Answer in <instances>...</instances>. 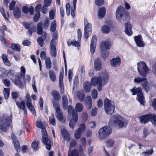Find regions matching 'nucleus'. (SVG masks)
<instances>
[{
	"instance_id": "f257e3e1",
	"label": "nucleus",
	"mask_w": 156,
	"mask_h": 156,
	"mask_svg": "<svg viewBox=\"0 0 156 156\" xmlns=\"http://www.w3.org/2000/svg\"><path fill=\"white\" fill-rule=\"evenodd\" d=\"M137 71L140 76H137L135 78L133 82L136 84L141 83V85L147 80V75L149 69L146 63L143 61H140L137 63Z\"/></svg>"
},
{
	"instance_id": "f03ea898",
	"label": "nucleus",
	"mask_w": 156,
	"mask_h": 156,
	"mask_svg": "<svg viewBox=\"0 0 156 156\" xmlns=\"http://www.w3.org/2000/svg\"><path fill=\"white\" fill-rule=\"evenodd\" d=\"M109 77L108 74L106 73L102 77H94L91 80V84L94 86L98 84L97 89L98 91H100L102 90L103 85H105L108 82Z\"/></svg>"
},
{
	"instance_id": "7ed1b4c3",
	"label": "nucleus",
	"mask_w": 156,
	"mask_h": 156,
	"mask_svg": "<svg viewBox=\"0 0 156 156\" xmlns=\"http://www.w3.org/2000/svg\"><path fill=\"white\" fill-rule=\"evenodd\" d=\"M127 120L120 115L112 116L109 122L110 126H118L119 128H122L127 126Z\"/></svg>"
},
{
	"instance_id": "20e7f679",
	"label": "nucleus",
	"mask_w": 156,
	"mask_h": 156,
	"mask_svg": "<svg viewBox=\"0 0 156 156\" xmlns=\"http://www.w3.org/2000/svg\"><path fill=\"white\" fill-rule=\"evenodd\" d=\"M116 16L119 22L121 23H124L126 21L129 16L125 12V9L123 7L120 6L117 9Z\"/></svg>"
},
{
	"instance_id": "39448f33",
	"label": "nucleus",
	"mask_w": 156,
	"mask_h": 156,
	"mask_svg": "<svg viewBox=\"0 0 156 156\" xmlns=\"http://www.w3.org/2000/svg\"><path fill=\"white\" fill-rule=\"evenodd\" d=\"M12 116L3 115L0 120V129L4 132L7 129L10 123L12 120Z\"/></svg>"
},
{
	"instance_id": "423d86ee",
	"label": "nucleus",
	"mask_w": 156,
	"mask_h": 156,
	"mask_svg": "<svg viewBox=\"0 0 156 156\" xmlns=\"http://www.w3.org/2000/svg\"><path fill=\"white\" fill-rule=\"evenodd\" d=\"M142 89L140 87H135L130 90L131 92L133 95L137 94V100L139 101L141 105H143L144 104V98L142 93Z\"/></svg>"
},
{
	"instance_id": "0eeeda50",
	"label": "nucleus",
	"mask_w": 156,
	"mask_h": 156,
	"mask_svg": "<svg viewBox=\"0 0 156 156\" xmlns=\"http://www.w3.org/2000/svg\"><path fill=\"white\" fill-rule=\"evenodd\" d=\"M115 106L113 102L107 98L104 101V108L105 112L108 115H111L114 112Z\"/></svg>"
},
{
	"instance_id": "6e6552de",
	"label": "nucleus",
	"mask_w": 156,
	"mask_h": 156,
	"mask_svg": "<svg viewBox=\"0 0 156 156\" xmlns=\"http://www.w3.org/2000/svg\"><path fill=\"white\" fill-rule=\"evenodd\" d=\"M112 132V130L110 127L105 126L99 129L98 138L100 140L105 139Z\"/></svg>"
},
{
	"instance_id": "1a4fd4ad",
	"label": "nucleus",
	"mask_w": 156,
	"mask_h": 156,
	"mask_svg": "<svg viewBox=\"0 0 156 156\" xmlns=\"http://www.w3.org/2000/svg\"><path fill=\"white\" fill-rule=\"evenodd\" d=\"M42 142L46 145V149L50 150L51 148L52 142L51 140L48 138L47 133L45 129H42Z\"/></svg>"
},
{
	"instance_id": "9d476101",
	"label": "nucleus",
	"mask_w": 156,
	"mask_h": 156,
	"mask_svg": "<svg viewBox=\"0 0 156 156\" xmlns=\"http://www.w3.org/2000/svg\"><path fill=\"white\" fill-rule=\"evenodd\" d=\"M84 36L85 38L87 39L89 37V33H91L92 30V25L88 22L87 20L85 19L84 20Z\"/></svg>"
},
{
	"instance_id": "9b49d317",
	"label": "nucleus",
	"mask_w": 156,
	"mask_h": 156,
	"mask_svg": "<svg viewBox=\"0 0 156 156\" xmlns=\"http://www.w3.org/2000/svg\"><path fill=\"white\" fill-rule=\"evenodd\" d=\"M152 116V114H148L142 115L139 117L140 122L141 123L145 124L148 121H151Z\"/></svg>"
},
{
	"instance_id": "f8f14e48",
	"label": "nucleus",
	"mask_w": 156,
	"mask_h": 156,
	"mask_svg": "<svg viewBox=\"0 0 156 156\" xmlns=\"http://www.w3.org/2000/svg\"><path fill=\"white\" fill-rule=\"evenodd\" d=\"M134 39L138 47H142L144 46L145 43L143 41L142 37L140 35L135 36Z\"/></svg>"
},
{
	"instance_id": "ddd939ff",
	"label": "nucleus",
	"mask_w": 156,
	"mask_h": 156,
	"mask_svg": "<svg viewBox=\"0 0 156 156\" xmlns=\"http://www.w3.org/2000/svg\"><path fill=\"white\" fill-rule=\"evenodd\" d=\"M97 38L95 35L93 36L90 44V50L91 54L94 53L96 47Z\"/></svg>"
},
{
	"instance_id": "4468645a",
	"label": "nucleus",
	"mask_w": 156,
	"mask_h": 156,
	"mask_svg": "<svg viewBox=\"0 0 156 156\" xmlns=\"http://www.w3.org/2000/svg\"><path fill=\"white\" fill-rule=\"evenodd\" d=\"M111 66L113 67H117L119 66L121 64V59L119 57L114 58L111 60Z\"/></svg>"
},
{
	"instance_id": "2eb2a0df",
	"label": "nucleus",
	"mask_w": 156,
	"mask_h": 156,
	"mask_svg": "<svg viewBox=\"0 0 156 156\" xmlns=\"http://www.w3.org/2000/svg\"><path fill=\"white\" fill-rule=\"evenodd\" d=\"M102 67L101 60L99 58H96L94 61V67L96 70H100Z\"/></svg>"
},
{
	"instance_id": "dca6fc26",
	"label": "nucleus",
	"mask_w": 156,
	"mask_h": 156,
	"mask_svg": "<svg viewBox=\"0 0 156 156\" xmlns=\"http://www.w3.org/2000/svg\"><path fill=\"white\" fill-rule=\"evenodd\" d=\"M55 44L52 41L50 42V53L51 55L55 58L56 56V49Z\"/></svg>"
},
{
	"instance_id": "f3484780",
	"label": "nucleus",
	"mask_w": 156,
	"mask_h": 156,
	"mask_svg": "<svg viewBox=\"0 0 156 156\" xmlns=\"http://www.w3.org/2000/svg\"><path fill=\"white\" fill-rule=\"evenodd\" d=\"M111 45L110 43L107 41L101 42L100 45V50H109Z\"/></svg>"
},
{
	"instance_id": "a211bd4d",
	"label": "nucleus",
	"mask_w": 156,
	"mask_h": 156,
	"mask_svg": "<svg viewBox=\"0 0 156 156\" xmlns=\"http://www.w3.org/2000/svg\"><path fill=\"white\" fill-rule=\"evenodd\" d=\"M106 12L105 8L101 7L100 8L98 12V17L99 19H101L104 16Z\"/></svg>"
},
{
	"instance_id": "6ab92c4d",
	"label": "nucleus",
	"mask_w": 156,
	"mask_h": 156,
	"mask_svg": "<svg viewBox=\"0 0 156 156\" xmlns=\"http://www.w3.org/2000/svg\"><path fill=\"white\" fill-rule=\"evenodd\" d=\"M141 85L144 89L147 92H148L151 90V84L148 82L147 80H145V81Z\"/></svg>"
},
{
	"instance_id": "aec40b11",
	"label": "nucleus",
	"mask_w": 156,
	"mask_h": 156,
	"mask_svg": "<svg viewBox=\"0 0 156 156\" xmlns=\"http://www.w3.org/2000/svg\"><path fill=\"white\" fill-rule=\"evenodd\" d=\"M83 87L85 92H89L91 89V84L89 82L86 81L84 83Z\"/></svg>"
},
{
	"instance_id": "412c9836",
	"label": "nucleus",
	"mask_w": 156,
	"mask_h": 156,
	"mask_svg": "<svg viewBox=\"0 0 156 156\" xmlns=\"http://www.w3.org/2000/svg\"><path fill=\"white\" fill-rule=\"evenodd\" d=\"M125 25L126 26L125 33L128 36H131L132 34L131 25L128 23H127L125 24Z\"/></svg>"
},
{
	"instance_id": "4be33fe9",
	"label": "nucleus",
	"mask_w": 156,
	"mask_h": 156,
	"mask_svg": "<svg viewBox=\"0 0 156 156\" xmlns=\"http://www.w3.org/2000/svg\"><path fill=\"white\" fill-rule=\"evenodd\" d=\"M86 107L88 109H90L92 106V99L90 96H87L85 99Z\"/></svg>"
},
{
	"instance_id": "5701e85b",
	"label": "nucleus",
	"mask_w": 156,
	"mask_h": 156,
	"mask_svg": "<svg viewBox=\"0 0 156 156\" xmlns=\"http://www.w3.org/2000/svg\"><path fill=\"white\" fill-rule=\"evenodd\" d=\"M73 118L69 122V126L70 128L73 129L75 125V123L77 122L78 119V116H77L76 114L75 115V116H72Z\"/></svg>"
},
{
	"instance_id": "b1692460",
	"label": "nucleus",
	"mask_w": 156,
	"mask_h": 156,
	"mask_svg": "<svg viewBox=\"0 0 156 156\" xmlns=\"http://www.w3.org/2000/svg\"><path fill=\"white\" fill-rule=\"evenodd\" d=\"M26 105L29 110L34 115H36V113L34 108L32 105L31 101H29V102H27Z\"/></svg>"
},
{
	"instance_id": "393cba45",
	"label": "nucleus",
	"mask_w": 156,
	"mask_h": 156,
	"mask_svg": "<svg viewBox=\"0 0 156 156\" xmlns=\"http://www.w3.org/2000/svg\"><path fill=\"white\" fill-rule=\"evenodd\" d=\"M61 132L64 139L67 141H69L70 140L69 135L66 130L65 129H62Z\"/></svg>"
},
{
	"instance_id": "a878e982",
	"label": "nucleus",
	"mask_w": 156,
	"mask_h": 156,
	"mask_svg": "<svg viewBox=\"0 0 156 156\" xmlns=\"http://www.w3.org/2000/svg\"><path fill=\"white\" fill-rule=\"evenodd\" d=\"M51 94L55 100L59 101L61 98L59 93L56 90H53L51 91Z\"/></svg>"
},
{
	"instance_id": "bb28decb",
	"label": "nucleus",
	"mask_w": 156,
	"mask_h": 156,
	"mask_svg": "<svg viewBox=\"0 0 156 156\" xmlns=\"http://www.w3.org/2000/svg\"><path fill=\"white\" fill-rule=\"evenodd\" d=\"M68 113L69 115H72V116H75L76 114L77 116H78V114L75 110L73 108L71 105H69L68 106Z\"/></svg>"
},
{
	"instance_id": "cd10ccee",
	"label": "nucleus",
	"mask_w": 156,
	"mask_h": 156,
	"mask_svg": "<svg viewBox=\"0 0 156 156\" xmlns=\"http://www.w3.org/2000/svg\"><path fill=\"white\" fill-rule=\"evenodd\" d=\"M13 14L15 17L16 18H19L21 16V10L17 7H16L13 10Z\"/></svg>"
},
{
	"instance_id": "c85d7f7f",
	"label": "nucleus",
	"mask_w": 156,
	"mask_h": 156,
	"mask_svg": "<svg viewBox=\"0 0 156 156\" xmlns=\"http://www.w3.org/2000/svg\"><path fill=\"white\" fill-rule=\"evenodd\" d=\"M62 105L64 109L67 108L68 105V99L66 95H64L62 98Z\"/></svg>"
},
{
	"instance_id": "c756f323",
	"label": "nucleus",
	"mask_w": 156,
	"mask_h": 156,
	"mask_svg": "<svg viewBox=\"0 0 156 156\" xmlns=\"http://www.w3.org/2000/svg\"><path fill=\"white\" fill-rule=\"evenodd\" d=\"M76 94L80 101H82L84 98V93L83 91H78L76 92Z\"/></svg>"
},
{
	"instance_id": "7c9ffc66",
	"label": "nucleus",
	"mask_w": 156,
	"mask_h": 156,
	"mask_svg": "<svg viewBox=\"0 0 156 156\" xmlns=\"http://www.w3.org/2000/svg\"><path fill=\"white\" fill-rule=\"evenodd\" d=\"M48 73L51 80L52 82H55L56 80V75L55 72L52 70H50L49 71Z\"/></svg>"
},
{
	"instance_id": "2f4dec72",
	"label": "nucleus",
	"mask_w": 156,
	"mask_h": 156,
	"mask_svg": "<svg viewBox=\"0 0 156 156\" xmlns=\"http://www.w3.org/2000/svg\"><path fill=\"white\" fill-rule=\"evenodd\" d=\"M42 22L41 21L38 23L37 26V31L38 34H41L43 33Z\"/></svg>"
},
{
	"instance_id": "473e14b6",
	"label": "nucleus",
	"mask_w": 156,
	"mask_h": 156,
	"mask_svg": "<svg viewBox=\"0 0 156 156\" xmlns=\"http://www.w3.org/2000/svg\"><path fill=\"white\" fill-rule=\"evenodd\" d=\"M2 58L5 64L7 66H9L10 65V63L7 56L4 54L2 55Z\"/></svg>"
},
{
	"instance_id": "72a5a7b5",
	"label": "nucleus",
	"mask_w": 156,
	"mask_h": 156,
	"mask_svg": "<svg viewBox=\"0 0 156 156\" xmlns=\"http://www.w3.org/2000/svg\"><path fill=\"white\" fill-rule=\"evenodd\" d=\"M46 67L47 69H50L51 66V62L49 58L48 57L45 59Z\"/></svg>"
},
{
	"instance_id": "f704fd0d",
	"label": "nucleus",
	"mask_w": 156,
	"mask_h": 156,
	"mask_svg": "<svg viewBox=\"0 0 156 156\" xmlns=\"http://www.w3.org/2000/svg\"><path fill=\"white\" fill-rule=\"evenodd\" d=\"M55 115L58 119L60 121H61L62 120L63 115L61 110L55 112Z\"/></svg>"
},
{
	"instance_id": "c9c22d12",
	"label": "nucleus",
	"mask_w": 156,
	"mask_h": 156,
	"mask_svg": "<svg viewBox=\"0 0 156 156\" xmlns=\"http://www.w3.org/2000/svg\"><path fill=\"white\" fill-rule=\"evenodd\" d=\"M68 156H79L78 150L74 149L71 152L70 149H69L68 151Z\"/></svg>"
},
{
	"instance_id": "e433bc0d",
	"label": "nucleus",
	"mask_w": 156,
	"mask_h": 156,
	"mask_svg": "<svg viewBox=\"0 0 156 156\" xmlns=\"http://www.w3.org/2000/svg\"><path fill=\"white\" fill-rule=\"evenodd\" d=\"M75 108L77 112H80L82 111L83 106L80 103H77L76 105Z\"/></svg>"
},
{
	"instance_id": "4c0bfd02",
	"label": "nucleus",
	"mask_w": 156,
	"mask_h": 156,
	"mask_svg": "<svg viewBox=\"0 0 156 156\" xmlns=\"http://www.w3.org/2000/svg\"><path fill=\"white\" fill-rule=\"evenodd\" d=\"M16 151L19 152H20V147L19 144V143L18 141L16 140H14L13 142Z\"/></svg>"
},
{
	"instance_id": "58836bf2",
	"label": "nucleus",
	"mask_w": 156,
	"mask_h": 156,
	"mask_svg": "<svg viewBox=\"0 0 156 156\" xmlns=\"http://www.w3.org/2000/svg\"><path fill=\"white\" fill-rule=\"evenodd\" d=\"M100 52L102 57L104 59H105L107 58L109 54L108 50H100Z\"/></svg>"
},
{
	"instance_id": "ea45409f",
	"label": "nucleus",
	"mask_w": 156,
	"mask_h": 156,
	"mask_svg": "<svg viewBox=\"0 0 156 156\" xmlns=\"http://www.w3.org/2000/svg\"><path fill=\"white\" fill-rule=\"evenodd\" d=\"M77 0H73V7L71 8V15L72 16L74 17L75 16L74 12L76 11V5Z\"/></svg>"
},
{
	"instance_id": "a19ab883",
	"label": "nucleus",
	"mask_w": 156,
	"mask_h": 156,
	"mask_svg": "<svg viewBox=\"0 0 156 156\" xmlns=\"http://www.w3.org/2000/svg\"><path fill=\"white\" fill-rule=\"evenodd\" d=\"M59 87L60 88H62L63 87V80L62 73L60 72L59 75Z\"/></svg>"
},
{
	"instance_id": "79ce46f5",
	"label": "nucleus",
	"mask_w": 156,
	"mask_h": 156,
	"mask_svg": "<svg viewBox=\"0 0 156 156\" xmlns=\"http://www.w3.org/2000/svg\"><path fill=\"white\" fill-rule=\"evenodd\" d=\"M56 23L55 20H53L51 24L50 27V31L51 32H54L56 30Z\"/></svg>"
},
{
	"instance_id": "37998d69",
	"label": "nucleus",
	"mask_w": 156,
	"mask_h": 156,
	"mask_svg": "<svg viewBox=\"0 0 156 156\" xmlns=\"http://www.w3.org/2000/svg\"><path fill=\"white\" fill-rule=\"evenodd\" d=\"M101 30L103 33L108 34L110 31V28L108 26L105 25L102 27Z\"/></svg>"
},
{
	"instance_id": "c03bdc74",
	"label": "nucleus",
	"mask_w": 156,
	"mask_h": 156,
	"mask_svg": "<svg viewBox=\"0 0 156 156\" xmlns=\"http://www.w3.org/2000/svg\"><path fill=\"white\" fill-rule=\"evenodd\" d=\"M49 121L51 124L53 126L55 125V118L54 115L53 114H51L49 117Z\"/></svg>"
},
{
	"instance_id": "a18cd8bd",
	"label": "nucleus",
	"mask_w": 156,
	"mask_h": 156,
	"mask_svg": "<svg viewBox=\"0 0 156 156\" xmlns=\"http://www.w3.org/2000/svg\"><path fill=\"white\" fill-rule=\"evenodd\" d=\"M11 48L17 51H20V48L19 44H14L11 46Z\"/></svg>"
},
{
	"instance_id": "49530a36",
	"label": "nucleus",
	"mask_w": 156,
	"mask_h": 156,
	"mask_svg": "<svg viewBox=\"0 0 156 156\" xmlns=\"http://www.w3.org/2000/svg\"><path fill=\"white\" fill-rule=\"evenodd\" d=\"M16 103L18 107L22 109H24L25 108V104L24 101H21V102L17 101Z\"/></svg>"
},
{
	"instance_id": "de8ad7c7",
	"label": "nucleus",
	"mask_w": 156,
	"mask_h": 156,
	"mask_svg": "<svg viewBox=\"0 0 156 156\" xmlns=\"http://www.w3.org/2000/svg\"><path fill=\"white\" fill-rule=\"evenodd\" d=\"M82 132L77 129H76L74 133L75 138L76 140L79 139L81 137Z\"/></svg>"
},
{
	"instance_id": "09e8293b",
	"label": "nucleus",
	"mask_w": 156,
	"mask_h": 156,
	"mask_svg": "<svg viewBox=\"0 0 156 156\" xmlns=\"http://www.w3.org/2000/svg\"><path fill=\"white\" fill-rule=\"evenodd\" d=\"M153 152V149L152 148H151L150 149H148L146 151L143 152L142 155H143L144 156H148L151 155Z\"/></svg>"
},
{
	"instance_id": "8fccbe9b",
	"label": "nucleus",
	"mask_w": 156,
	"mask_h": 156,
	"mask_svg": "<svg viewBox=\"0 0 156 156\" xmlns=\"http://www.w3.org/2000/svg\"><path fill=\"white\" fill-rule=\"evenodd\" d=\"M52 103L53 106L55 110V112L61 110L59 105L58 102L53 101Z\"/></svg>"
},
{
	"instance_id": "3c124183",
	"label": "nucleus",
	"mask_w": 156,
	"mask_h": 156,
	"mask_svg": "<svg viewBox=\"0 0 156 156\" xmlns=\"http://www.w3.org/2000/svg\"><path fill=\"white\" fill-rule=\"evenodd\" d=\"M149 134V130L147 128H144L143 131L142 133L143 136L142 138L145 139Z\"/></svg>"
},
{
	"instance_id": "603ef678",
	"label": "nucleus",
	"mask_w": 156,
	"mask_h": 156,
	"mask_svg": "<svg viewBox=\"0 0 156 156\" xmlns=\"http://www.w3.org/2000/svg\"><path fill=\"white\" fill-rule=\"evenodd\" d=\"M106 145L107 147H112L114 143V141L113 140L109 139L107 140L106 142Z\"/></svg>"
},
{
	"instance_id": "864d4df0",
	"label": "nucleus",
	"mask_w": 156,
	"mask_h": 156,
	"mask_svg": "<svg viewBox=\"0 0 156 156\" xmlns=\"http://www.w3.org/2000/svg\"><path fill=\"white\" fill-rule=\"evenodd\" d=\"M3 93L5 98L6 99H8L9 95V88H4Z\"/></svg>"
},
{
	"instance_id": "5fc2aeb1",
	"label": "nucleus",
	"mask_w": 156,
	"mask_h": 156,
	"mask_svg": "<svg viewBox=\"0 0 156 156\" xmlns=\"http://www.w3.org/2000/svg\"><path fill=\"white\" fill-rule=\"evenodd\" d=\"M152 116L151 121L153 126H156V115L152 114Z\"/></svg>"
},
{
	"instance_id": "6e6d98bb",
	"label": "nucleus",
	"mask_w": 156,
	"mask_h": 156,
	"mask_svg": "<svg viewBox=\"0 0 156 156\" xmlns=\"http://www.w3.org/2000/svg\"><path fill=\"white\" fill-rule=\"evenodd\" d=\"M91 96L93 99H96L98 98V92L96 90L93 89L91 91Z\"/></svg>"
},
{
	"instance_id": "4d7b16f0",
	"label": "nucleus",
	"mask_w": 156,
	"mask_h": 156,
	"mask_svg": "<svg viewBox=\"0 0 156 156\" xmlns=\"http://www.w3.org/2000/svg\"><path fill=\"white\" fill-rule=\"evenodd\" d=\"M38 141H34L32 143L31 146L33 149L35 151H36L38 149Z\"/></svg>"
},
{
	"instance_id": "13d9d810",
	"label": "nucleus",
	"mask_w": 156,
	"mask_h": 156,
	"mask_svg": "<svg viewBox=\"0 0 156 156\" xmlns=\"http://www.w3.org/2000/svg\"><path fill=\"white\" fill-rule=\"evenodd\" d=\"M86 129L85 125L84 123H82L80 125L79 128L77 129L78 130L81 132L85 131Z\"/></svg>"
},
{
	"instance_id": "bf43d9fd",
	"label": "nucleus",
	"mask_w": 156,
	"mask_h": 156,
	"mask_svg": "<svg viewBox=\"0 0 156 156\" xmlns=\"http://www.w3.org/2000/svg\"><path fill=\"white\" fill-rule=\"evenodd\" d=\"M38 44L41 47L44 46V43L41 37H39L37 39Z\"/></svg>"
},
{
	"instance_id": "052dcab7",
	"label": "nucleus",
	"mask_w": 156,
	"mask_h": 156,
	"mask_svg": "<svg viewBox=\"0 0 156 156\" xmlns=\"http://www.w3.org/2000/svg\"><path fill=\"white\" fill-rule=\"evenodd\" d=\"M0 11L3 15L4 18L7 21L9 20L7 18L6 16V14L5 13V11L3 8L1 7L0 8Z\"/></svg>"
},
{
	"instance_id": "680f3d73",
	"label": "nucleus",
	"mask_w": 156,
	"mask_h": 156,
	"mask_svg": "<svg viewBox=\"0 0 156 156\" xmlns=\"http://www.w3.org/2000/svg\"><path fill=\"white\" fill-rule=\"evenodd\" d=\"M57 33L56 32H55L53 33V34L52 39L51 41V42L52 41L54 43V44H56L55 40L57 39Z\"/></svg>"
},
{
	"instance_id": "e2e57ef3",
	"label": "nucleus",
	"mask_w": 156,
	"mask_h": 156,
	"mask_svg": "<svg viewBox=\"0 0 156 156\" xmlns=\"http://www.w3.org/2000/svg\"><path fill=\"white\" fill-rule=\"evenodd\" d=\"M95 3L98 6H101L104 4V1L103 0H96Z\"/></svg>"
},
{
	"instance_id": "0e129e2a",
	"label": "nucleus",
	"mask_w": 156,
	"mask_h": 156,
	"mask_svg": "<svg viewBox=\"0 0 156 156\" xmlns=\"http://www.w3.org/2000/svg\"><path fill=\"white\" fill-rule=\"evenodd\" d=\"M66 14L69 16L70 15V7L69 3H67L66 5Z\"/></svg>"
},
{
	"instance_id": "69168bd1",
	"label": "nucleus",
	"mask_w": 156,
	"mask_h": 156,
	"mask_svg": "<svg viewBox=\"0 0 156 156\" xmlns=\"http://www.w3.org/2000/svg\"><path fill=\"white\" fill-rule=\"evenodd\" d=\"M3 83L7 87H9L10 85V81L8 79H5L3 80Z\"/></svg>"
},
{
	"instance_id": "338daca9",
	"label": "nucleus",
	"mask_w": 156,
	"mask_h": 156,
	"mask_svg": "<svg viewBox=\"0 0 156 156\" xmlns=\"http://www.w3.org/2000/svg\"><path fill=\"white\" fill-rule=\"evenodd\" d=\"M26 69L24 67L22 66L20 68V75L23 76H24L25 75Z\"/></svg>"
},
{
	"instance_id": "774afa93",
	"label": "nucleus",
	"mask_w": 156,
	"mask_h": 156,
	"mask_svg": "<svg viewBox=\"0 0 156 156\" xmlns=\"http://www.w3.org/2000/svg\"><path fill=\"white\" fill-rule=\"evenodd\" d=\"M151 105L154 109L156 111V99H153L151 101Z\"/></svg>"
}]
</instances>
